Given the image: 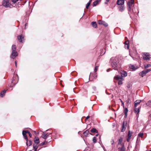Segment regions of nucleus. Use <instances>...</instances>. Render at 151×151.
Returning a JSON list of instances; mask_svg holds the SVG:
<instances>
[{
  "label": "nucleus",
  "instance_id": "obj_1",
  "mask_svg": "<svg viewBox=\"0 0 151 151\" xmlns=\"http://www.w3.org/2000/svg\"><path fill=\"white\" fill-rule=\"evenodd\" d=\"M119 60L117 58L112 57L110 60L111 65L112 67L115 70H117L120 67V63Z\"/></svg>",
  "mask_w": 151,
  "mask_h": 151
},
{
  "label": "nucleus",
  "instance_id": "obj_2",
  "mask_svg": "<svg viewBox=\"0 0 151 151\" xmlns=\"http://www.w3.org/2000/svg\"><path fill=\"white\" fill-rule=\"evenodd\" d=\"M141 102V100H136L134 102V111L135 114H136V116L137 117H138L139 113V109L140 108L141 106H139L137 107L140 103Z\"/></svg>",
  "mask_w": 151,
  "mask_h": 151
},
{
  "label": "nucleus",
  "instance_id": "obj_3",
  "mask_svg": "<svg viewBox=\"0 0 151 151\" xmlns=\"http://www.w3.org/2000/svg\"><path fill=\"white\" fill-rule=\"evenodd\" d=\"M130 1H128L127 2V8L128 11V14L129 15L130 17L131 18V10L132 7V0H130Z\"/></svg>",
  "mask_w": 151,
  "mask_h": 151
},
{
  "label": "nucleus",
  "instance_id": "obj_4",
  "mask_svg": "<svg viewBox=\"0 0 151 151\" xmlns=\"http://www.w3.org/2000/svg\"><path fill=\"white\" fill-rule=\"evenodd\" d=\"M114 79L115 80H117L118 81V84L119 85H121L122 84V81L123 80V78L120 76L116 75L115 76Z\"/></svg>",
  "mask_w": 151,
  "mask_h": 151
},
{
  "label": "nucleus",
  "instance_id": "obj_5",
  "mask_svg": "<svg viewBox=\"0 0 151 151\" xmlns=\"http://www.w3.org/2000/svg\"><path fill=\"white\" fill-rule=\"evenodd\" d=\"M143 59L147 60H149L150 58V55L149 53H144L142 55Z\"/></svg>",
  "mask_w": 151,
  "mask_h": 151
},
{
  "label": "nucleus",
  "instance_id": "obj_6",
  "mask_svg": "<svg viewBox=\"0 0 151 151\" xmlns=\"http://www.w3.org/2000/svg\"><path fill=\"white\" fill-rule=\"evenodd\" d=\"M3 5L6 7H11V4L9 3V2L6 1V0H4L2 2Z\"/></svg>",
  "mask_w": 151,
  "mask_h": 151
},
{
  "label": "nucleus",
  "instance_id": "obj_7",
  "mask_svg": "<svg viewBox=\"0 0 151 151\" xmlns=\"http://www.w3.org/2000/svg\"><path fill=\"white\" fill-rule=\"evenodd\" d=\"M18 55V53L17 51H12V53L11 55V58L14 59Z\"/></svg>",
  "mask_w": 151,
  "mask_h": 151
},
{
  "label": "nucleus",
  "instance_id": "obj_8",
  "mask_svg": "<svg viewBox=\"0 0 151 151\" xmlns=\"http://www.w3.org/2000/svg\"><path fill=\"white\" fill-rule=\"evenodd\" d=\"M98 23L99 24H102L105 27H107L108 26V24L107 23L104 21L101 20L99 21Z\"/></svg>",
  "mask_w": 151,
  "mask_h": 151
},
{
  "label": "nucleus",
  "instance_id": "obj_9",
  "mask_svg": "<svg viewBox=\"0 0 151 151\" xmlns=\"http://www.w3.org/2000/svg\"><path fill=\"white\" fill-rule=\"evenodd\" d=\"M17 38L19 41L23 42L24 41V37L22 35H19L17 36Z\"/></svg>",
  "mask_w": 151,
  "mask_h": 151
},
{
  "label": "nucleus",
  "instance_id": "obj_10",
  "mask_svg": "<svg viewBox=\"0 0 151 151\" xmlns=\"http://www.w3.org/2000/svg\"><path fill=\"white\" fill-rule=\"evenodd\" d=\"M124 48L125 49H128L129 47V42L127 40L125 41L124 43Z\"/></svg>",
  "mask_w": 151,
  "mask_h": 151
},
{
  "label": "nucleus",
  "instance_id": "obj_11",
  "mask_svg": "<svg viewBox=\"0 0 151 151\" xmlns=\"http://www.w3.org/2000/svg\"><path fill=\"white\" fill-rule=\"evenodd\" d=\"M124 4V0H117V4L119 5H122Z\"/></svg>",
  "mask_w": 151,
  "mask_h": 151
},
{
  "label": "nucleus",
  "instance_id": "obj_12",
  "mask_svg": "<svg viewBox=\"0 0 151 151\" xmlns=\"http://www.w3.org/2000/svg\"><path fill=\"white\" fill-rule=\"evenodd\" d=\"M120 73L122 76L121 77H122V78L123 77H126L127 75V73L125 71L121 70Z\"/></svg>",
  "mask_w": 151,
  "mask_h": 151
},
{
  "label": "nucleus",
  "instance_id": "obj_13",
  "mask_svg": "<svg viewBox=\"0 0 151 151\" xmlns=\"http://www.w3.org/2000/svg\"><path fill=\"white\" fill-rule=\"evenodd\" d=\"M49 135L47 134V133L46 132H43L42 138L44 139H46L47 138Z\"/></svg>",
  "mask_w": 151,
  "mask_h": 151
},
{
  "label": "nucleus",
  "instance_id": "obj_14",
  "mask_svg": "<svg viewBox=\"0 0 151 151\" xmlns=\"http://www.w3.org/2000/svg\"><path fill=\"white\" fill-rule=\"evenodd\" d=\"M147 73H146L145 70H144L139 73V75L140 76L143 77Z\"/></svg>",
  "mask_w": 151,
  "mask_h": 151
},
{
  "label": "nucleus",
  "instance_id": "obj_15",
  "mask_svg": "<svg viewBox=\"0 0 151 151\" xmlns=\"http://www.w3.org/2000/svg\"><path fill=\"white\" fill-rule=\"evenodd\" d=\"M93 77V78H96L97 77V75L96 73H95L94 74H93L92 73H91L89 76V79H90V78L91 77Z\"/></svg>",
  "mask_w": 151,
  "mask_h": 151
},
{
  "label": "nucleus",
  "instance_id": "obj_16",
  "mask_svg": "<svg viewBox=\"0 0 151 151\" xmlns=\"http://www.w3.org/2000/svg\"><path fill=\"white\" fill-rule=\"evenodd\" d=\"M132 136L131 134L130 133V131H129L128 132L127 137L128 138L127 139V142H129L131 138V137Z\"/></svg>",
  "mask_w": 151,
  "mask_h": 151
},
{
  "label": "nucleus",
  "instance_id": "obj_17",
  "mask_svg": "<svg viewBox=\"0 0 151 151\" xmlns=\"http://www.w3.org/2000/svg\"><path fill=\"white\" fill-rule=\"evenodd\" d=\"M128 111V110L127 108H125L124 110V117L126 118L127 116V112Z\"/></svg>",
  "mask_w": 151,
  "mask_h": 151
},
{
  "label": "nucleus",
  "instance_id": "obj_18",
  "mask_svg": "<svg viewBox=\"0 0 151 151\" xmlns=\"http://www.w3.org/2000/svg\"><path fill=\"white\" fill-rule=\"evenodd\" d=\"M126 129V125H124V122L122 125V128L121 129V132H123L125 131Z\"/></svg>",
  "mask_w": 151,
  "mask_h": 151
},
{
  "label": "nucleus",
  "instance_id": "obj_19",
  "mask_svg": "<svg viewBox=\"0 0 151 151\" xmlns=\"http://www.w3.org/2000/svg\"><path fill=\"white\" fill-rule=\"evenodd\" d=\"M36 138V137H35L34 139V142L37 144H38L40 143L39 139L38 137L37 139Z\"/></svg>",
  "mask_w": 151,
  "mask_h": 151
},
{
  "label": "nucleus",
  "instance_id": "obj_20",
  "mask_svg": "<svg viewBox=\"0 0 151 151\" xmlns=\"http://www.w3.org/2000/svg\"><path fill=\"white\" fill-rule=\"evenodd\" d=\"M119 151H125V148L124 145H122L121 147L118 148Z\"/></svg>",
  "mask_w": 151,
  "mask_h": 151
},
{
  "label": "nucleus",
  "instance_id": "obj_21",
  "mask_svg": "<svg viewBox=\"0 0 151 151\" xmlns=\"http://www.w3.org/2000/svg\"><path fill=\"white\" fill-rule=\"evenodd\" d=\"M6 91V90H4L2 91L1 92L0 96L1 97H3L4 95H5V93Z\"/></svg>",
  "mask_w": 151,
  "mask_h": 151
},
{
  "label": "nucleus",
  "instance_id": "obj_22",
  "mask_svg": "<svg viewBox=\"0 0 151 151\" xmlns=\"http://www.w3.org/2000/svg\"><path fill=\"white\" fill-rule=\"evenodd\" d=\"M89 131L88 130H87L84 132L83 133V135L86 137H87L88 136V135L89 134Z\"/></svg>",
  "mask_w": 151,
  "mask_h": 151
},
{
  "label": "nucleus",
  "instance_id": "obj_23",
  "mask_svg": "<svg viewBox=\"0 0 151 151\" xmlns=\"http://www.w3.org/2000/svg\"><path fill=\"white\" fill-rule=\"evenodd\" d=\"M91 24L92 26L95 28H96L97 27V24L96 22H93L91 23Z\"/></svg>",
  "mask_w": 151,
  "mask_h": 151
},
{
  "label": "nucleus",
  "instance_id": "obj_24",
  "mask_svg": "<svg viewBox=\"0 0 151 151\" xmlns=\"http://www.w3.org/2000/svg\"><path fill=\"white\" fill-rule=\"evenodd\" d=\"M91 132L96 133H98V131L95 129L93 128L91 130Z\"/></svg>",
  "mask_w": 151,
  "mask_h": 151
},
{
  "label": "nucleus",
  "instance_id": "obj_25",
  "mask_svg": "<svg viewBox=\"0 0 151 151\" xmlns=\"http://www.w3.org/2000/svg\"><path fill=\"white\" fill-rule=\"evenodd\" d=\"M119 11H121V12H122L124 10L125 8H124L123 6H119Z\"/></svg>",
  "mask_w": 151,
  "mask_h": 151
},
{
  "label": "nucleus",
  "instance_id": "obj_26",
  "mask_svg": "<svg viewBox=\"0 0 151 151\" xmlns=\"http://www.w3.org/2000/svg\"><path fill=\"white\" fill-rule=\"evenodd\" d=\"M12 51H16V46L15 45H13L12 46Z\"/></svg>",
  "mask_w": 151,
  "mask_h": 151
},
{
  "label": "nucleus",
  "instance_id": "obj_27",
  "mask_svg": "<svg viewBox=\"0 0 151 151\" xmlns=\"http://www.w3.org/2000/svg\"><path fill=\"white\" fill-rule=\"evenodd\" d=\"M38 146H39V145H37V144H36V145L34 144L33 148H34V150H37Z\"/></svg>",
  "mask_w": 151,
  "mask_h": 151
},
{
  "label": "nucleus",
  "instance_id": "obj_28",
  "mask_svg": "<svg viewBox=\"0 0 151 151\" xmlns=\"http://www.w3.org/2000/svg\"><path fill=\"white\" fill-rule=\"evenodd\" d=\"M139 68L138 66H135L133 65V71H135Z\"/></svg>",
  "mask_w": 151,
  "mask_h": 151
},
{
  "label": "nucleus",
  "instance_id": "obj_29",
  "mask_svg": "<svg viewBox=\"0 0 151 151\" xmlns=\"http://www.w3.org/2000/svg\"><path fill=\"white\" fill-rule=\"evenodd\" d=\"M50 141H49V142H50ZM48 142H47L46 141H44L43 142H42V143L40 144V145H46L47 144V143Z\"/></svg>",
  "mask_w": 151,
  "mask_h": 151
},
{
  "label": "nucleus",
  "instance_id": "obj_30",
  "mask_svg": "<svg viewBox=\"0 0 151 151\" xmlns=\"http://www.w3.org/2000/svg\"><path fill=\"white\" fill-rule=\"evenodd\" d=\"M24 139L26 140L27 142H26V145L27 146L28 145V139L27 138V135H25L24 136Z\"/></svg>",
  "mask_w": 151,
  "mask_h": 151
},
{
  "label": "nucleus",
  "instance_id": "obj_31",
  "mask_svg": "<svg viewBox=\"0 0 151 151\" xmlns=\"http://www.w3.org/2000/svg\"><path fill=\"white\" fill-rule=\"evenodd\" d=\"M32 141L31 140H29L28 141V145L29 146H31L32 144Z\"/></svg>",
  "mask_w": 151,
  "mask_h": 151
},
{
  "label": "nucleus",
  "instance_id": "obj_32",
  "mask_svg": "<svg viewBox=\"0 0 151 151\" xmlns=\"http://www.w3.org/2000/svg\"><path fill=\"white\" fill-rule=\"evenodd\" d=\"M27 130L23 131H22V134L23 136L26 135V134L27 133Z\"/></svg>",
  "mask_w": 151,
  "mask_h": 151
},
{
  "label": "nucleus",
  "instance_id": "obj_33",
  "mask_svg": "<svg viewBox=\"0 0 151 151\" xmlns=\"http://www.w3.org/2000/svg\"><path fill=\"white\" fill-rule=\"evenodd\" d=\"M93 142L94 143H95L96 142V141H97L96 138L95 137H94L93 138Z\"/></svg>",
  "mask_w": 151,
  "mask_h": 151
},
{
  "label": "nucleus",
  "instance_id": "obj_34",
  "mask_svg": "<svg viewBox=\"0 0 151 151\" xmlns=\"http://www.w3.org/2000/svg\"><path fill=\"white\" fill-rule=\"evenodd\" d=\"M150 64H145V68H147L150 67Z\"/></svg>",
  "mask_w": 151,
  "mask_h": 151
},
{
  "label": "nucleus",
  "instance_id": "obj_35",
  "mask_svg": "<svg viewBox=\"0 0 151 151\" xmlns=\"http://www.w3.org/2000/svg\"><path fill=\"white\" fill-rule=\"evenodd\" d=\"M98 67H99V66H95L94 69V72L95 73L97 71V70L98 69Z\"/></svg>",
  "mask_w": 151,
  "mask_h": 151
},
{
  "label": "nucleus",
  "instance_id": "obj_36",
  "mask_svg": "<svg viewBox=\"0 0 151 151\" xmlns=\"http://www.w3.org/2000/svg\"><path fill=\"white\" fill-rule=\"evenodd\" d=\"M98 4V3L96 1L93 2V6H95Z\"/></svg>",
  "mask_w": 151,
  "mask_h": 151
},
{
  "label": "nucleus",
  "instance_id": "obj_37",
  "mask_svg": "<svg viewBox=\"0 0 151 151\" xmlns=\"http://www.w3.org/2000/svg\"><path fill=\"white\" fill-rule=\"evenodd\" d=\"M91 4H90V2H88L87 4H86V8L87 9H88V7L89 6H90Z\"/></svg>",
  "mask_w": 151,
  "mask_h": 151
},
{
  "label": "nucleus",
  "instance_id": "obj_38",
  "mask_svg": "<svg viewBox=\"0 0 151 151\" xmlns=\"http://www.w3.org/2000/svg\"><path fill=\"white\" fill-rule=\"evenodd\" d=\"M27 133H28L29 134V136L30 137H31L32 136V135L31 134V133L30 132H29L28 130H27Z\"/></svg>",
  "mask_w": 151,
  "mask_h": 151
},
{
  "label": "nucleus",
  "instance_id": "obj_39",
  "mask_svg": "<svg viewBox=\"0 0 151 151\" xmlns=\"http://www.w3.org/2000/svg\"><path fill=\"white\" fill-rule=\"evenodd\" d=\"M129 68L131 71L132 70V65L130 64L129 66Z\"/></svg>",
  "mask_w": 151,
  "mask_h": 151
},
{
  "label": "nucleus",
  "instance_id": "obj_40",
  "mask_svg": "<svg viewBox=\"0 0 151 151\" xmlns=\"http://www.w3.org/2000/svg\"><path fill=\"white\" fill-rule=\"evenodd\" d=\"M147 104L148 105H150L151 104V100H149L148 101L147 103Z\"/></svg>",
  "mask_w": 151,
  "mask_h": 151
},
{
  "label": "nucleus",
  "instance_id": "obj_41",
  "mask_svg": "<svg viewBox=\"0 0 151 151\" xmlns=\"http://www.w3.org/2000/svg\"><path fill=\"white\" fill-rule=\"evenodd\" d=\"M18 0H12V1L13 3H15Z\"/></svg>",
  "mask_w": 151,
  "mask_h": 151
},
{
  "label": "nucleus",
  "instance_id": "obj_42",
  "mask_svg": "<svg viewBox=\"0 0 151 151\" xmlns=\"http://www.w3.org/2000/svg\"><path fill=\"white\" fill-rule=\"evenodd\" d=\"M145 71H146V73H147L150 71H151V69H147V70H145Z\"/></svg>",
  "mask_w": 151,
  "mask_h": 151
},
{
  "label": "nucleus",
  "instance_id": "obj_43",
  "mask_svg": "<svg viewBox=\"0 0 151 151\" xmlns=\"http://www.w3.org/2000/svg\"><path fill=\"white\" fill-rule=\"evenodd\" d=\"M138 135L139 137H142L143 136V134L142 133H139Z\"/></svg>",
  "mask_w": 151,
  "mask_h": 151
},
{
  "label": "nucleus",
  "instance_id": "obj_44",
  "mask_svg": "<svg viewBox=\"0 0 151 151\" xmlns=\"http://www.w3.org/2000/svg\"><path fill=\"white\" fill-rule=\"evenodd\" d=\"M122 141V140H121L120 139H119V142H118V145L120 144Z\"/></svg>",
  "mask_w": 151,
  "mask_h": 151
},
{
  "label": "nucleus",
  "instance_id": "obj_45",
  "mask_svg": "<svg viewBox=\"0 0 151 151\" xmlns=\"http://www.w3.org/2000/svg\"><path fill=\"white\" fill-rule=\"evenodd\" d=\"M111 145H113L114 143V141L113 139H112L111 141Z\"/></svg>",
  "mask_w": 151,
  "mask_h": 151
},
{
  "label": "nucleus",
  "instance_id": "obj_46",
  "mask_svg": "<svg viewBox=\"0 0 151 151\" xmlns=\"http://www.w3.org/2000/svg\"><path fill=\"white\" fill-rule=\"evenodd\" d=\"M92 88L94 91H96V87L95 86H93Z\"/></svg>",
  "mask_w": 151,
  "mask_h": 151
},
{
  "label": "nucleus",
  "instance_id": "obj_47",
  "mask_svg": "<svg viewBox=\"0 0 151 151\" xmlns=\"http://www.w3.org/2000/svg\"><path fill=\"white\" fill-rule=\"evenodd\" d=\"M122 106H123V108H124V102H122Z\"/></svg>",
  "mask_w": 151,
  "mask_h": 151
},
{
  "label": "nucleus",
  "instance_id": "obj_48",
  "mask_svg": "<svg viewBox=\"0 0 151 151\" xmlns=\"http://www.w3.org/2000/svg\"><path fill=\"white\" fill-rule=\"evenodd\" d=\"M89 117H90V116H87L86 117V119H85V120H86L87 119H88V118H89Z\"/></svg>",
  "mask_w": 151,
  "mask_h": 151
},
{
  "label": "nucleus",
  "instance_id": "obj_49",
  "mask_svg": "<svg viewBox=\"0 0 151 151\" xmlns=\"http://www.w3.org/2000/svg\"><path fill=\"white\" fill-rule=\"evenodd\" d=\"M111 70V68H109V69H108L107 70V72H109L110 70Z\"/></svg>",
  "mask_w": 151,
  "mask_h": 151
},
{
  "label": "nucleus",
  "instance_id": "obj_50",
  "mask_svg": "<svg viewBox=\"0 0 151 151\" xmlns=\"http://www.w3.org/2000/svg\"><path fill=\"white\" fill-rule=\"evenodd\" d=\"M15 66L17 67V61H15Z\"/></svg>",
  "mask_w": 151,
  "mask_h": 151
},
{
  "label": "nucleus",
  "instance_id": "obj_51",
  "mask_svg": "<svg viewBox=\"0 0 151 151\" xmlns=\"http://www.w3.org/2000/svg\"><path fill=\"white\" fill-rule=\"evenodd\" d=\"M96 1L99 3L101 1V0H96Z\"/></svg>",
  "mask_w": 151,
  "mask_h": 151
},
{
  "label": "nucleus",
  "instance_id": "obj_52",
  "mask_svg": "<svg viewBox=\"0 0 151 151\" xmlns=\"http://www.w3.org/2000/svg\"><path fill=\"white\" fill-rule=\"evenodd\" d=\"M14 78L13 77V79L12 80V83H14Z\"/></svg>",
  "mask_w": 151,
  "mask_h": 151
},
{
  "label": "nucleus",
  "instance_id": "obj_53",
  "mask_svg": "<svg viewBox=\"0 0 151 151\" xmlns=\"http://www.w3.org/2000/svg\"><path fill=\"white\" fill-rule=\"evenodd\" d=\"M119 100L121 101V103H122V102H123V101H122V100L120 99H119Z\"/></svg>",
  "mask_w": 151,
  "mask_h": 151
},
{
  "label": "nucleus",
  "instance_id": "obj_54",
  "mask_svg": "<svg viewBox=\"0 0 151 151\" xmlns=\"http://www.w3.org/2000/svg\"><path fill=\"white\" fill-rule=\"evenodd\" d=\"M105 52H106V51H105L104 53L103 54H102V53L101 52V55H103L105 53Z\"/></svg>",
  "mask_w": 151,
  "mask_h": 151
},
{
  "label": "nucleus",
  "instance_id": "obj_55",
  "mask_svg": "<svg viewBox=\"0 0 151 151\" xmlns=\"http://www.w3.org/2000/svg\"><path fill=\"white\" fill-rule=\"evenodd\" d=\"M92 0H90L88 2H90V4H91Z\"/></svg>",
  "mask_w": 151,
  "mask_h": 151
},
{
  "label": "nucleus",
  "instance_id": "obj_56",
  "mask_svg": "<svg viewBox=\"0 0 151 151\" xmlns=\"http://www.w3.org/2000/svg\"><path fill=\"white\" fill-rule=\"evenodd\" d=\"M98 135H99V134H98V133H97V134H96L95 136H96V137H97V136Z\"/></svg>",
  "mask_w": 151,
  "mask_h": 151
},
{
  "label": "nucleus",
  "instance_id": "obj_57",
  "mask_svg": "<svg viewBox=\"0 0 151 151\" xmlns=\"http://www.w3.org/2000/svg\"><path fill=\"white\" fill-rule=\"evenodd\" d=\"M110 0H106V1L107 2L109 1Z\"/></svg>",
  "mask_w": 151,
  "mask_h": 151
},
{
  "label": "nucleus",
  "instance_id": "obj_58",
  "mask_svg": "<svg viewBox=\"0 0 151 151\" xmlns=\"http://www.w3.org/2000/svg\"><path fill=\"white\" fill-rule=\"evenodd\" d=\"M105 4H107V2L106 1V2H105Z\"/></svg>",
  "mask_w": 151,
  "mask_h": 151
},
{
  "label": "nucleus",
  "instance_id": "obj_59",
  "mask_svg": "<svg viewBox=\"0 0 151 151\" xmlns=\"http://www.w3.org/2000/svg\"><path fill=\"white\" fill-rule=\"evenodd\" d=\"M129 55H130V56L132 57V56L131 55V53H129Z\"/></svg>",
  "mask_w": 151,
  "mask_h": 151
},
{
  "label": "nucleus",
  "instance_id": "obj_60",
  "mask_svg": "<svg viewBox=\"0 0 151 151\" xmlns=\"http://www.w3.org/2000/svg\"><path fill=\"white\" fill-rule=\"evenodd\" d=\"M34 132L35 134H36V132L35 131H34Z\"/></svg>",
  "mask_w": 151,
  "mask_h": 151
},
{
  "label": "nucleus",
  "instance_id": "obj_61",
  "mask_svg": "<svg viewBox=\"0 0 151 151\" xmlns=\"http://www.w3.org/2000/svg\"><path fill=\"white\" fill-rule=\"evenodd\" d=\"M27 23H26V24H25V26H26V25H27Z\"/></svg>",
  "mask_w": 151,
  "mask_h": 151
},
{
  "label": "nucleus",
  "instance_id": "obj_62",
  "mask_svg": "<svg viewBox=\"0 0 151 151\" xmlns=\"http://www.w3.org/2000/svg\"><path fill=\"white\" fill-rule=\"evenodd\" d=\"M132 2H133V4L134 3V0H133Z\"/></svg>",
  "mask_w": 151,
  "mask_h": 151
},
{
  "label": "nucleus",
  "instance_id": "obj_63",
  "mask_svg": "<svg viewBox=\"0 0 151 151\" xmlns=\"http://www.w3.org/2000/svg\"><path fill=\"white\" fill-rule=\"evenodd\" d=\"M37 150H35V151H37Z\"/></svg>",
  "mask_w": 151,
  "mask_h": 151
},
{
  "label": "nucleus",
  "instance_id": "obj_64",
  "mask_svg": "<svg viewBox=\"0 0 151 151\" xmlns=\"http://www.w3.org/2000/svg\"><path fill=\"white\" fill-rule=\"evenodd\" d=\"M148 151H151V150H149Z\"/></svg>",
  "mask_w": 151,
  "mask_h": 151
}]
</instances>
